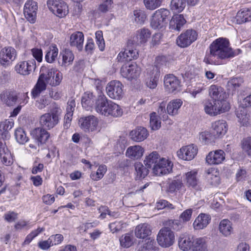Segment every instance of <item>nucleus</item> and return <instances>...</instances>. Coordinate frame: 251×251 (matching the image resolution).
I'll use <instances>...</instances> for the list:
<instances>
[{
  "instance_id": "f257e3e1",
  "label": "nucleus",
  "mask_w": 251,
  "mask_h": 251,
  "mask_svg": "<svg viewBox=\"0 0 251 251\" xmlns=\"http://www.w3.org/2000/svg\"><path fill=\"white\" fill-rule=\"evenodd\" d=\"M209 54L206 55L204 59V62L208 64L214 63L212 57L225 59L233 57L235 55L234 51L229 47L228 40L224 38H219L214 40L209 46Z\"/></svg>"
},
{
  "instance_id": "f03ea898",
  "label": "nucleus",
  "mask_w": 251,
  "mask_h": 251,
  "mask_svg": "<svg viewBox=\"0 0 251 251\" xmlns=\"http://www.w3.org/2000/svg\"><path fill=\"white\" fill-rule=\"evenodd\" d=\"M61 113L60 107L56 103L52 104L50 112L40 117L39 124L41 127L49 130L54 127L59 122Z\"/></svg>"
},
{
  "instance_id": "7ed1b4c3",
  "label": "nucleus",
  "mask_w": 251,
  "mask_h": 251,
  "mask_svg": "<svg viewBox=\"0 0 251 251\" xmlns=\"http://www.w3.org/2000/svg\"><path fill=\"white\" fill-rule=\"evenodd\" d=\"M204 109L206 114L210 116H216L228 111L230 106L226 101H219L213 99L205 102Z\"/></svg>"
},
{
  "instance_id": "20e7f679",
  "label": "nucleus",
  "mask_w": 251,
  "mask_h": 251,
  "mask_svg": "<svg viewBox=\"0 0 251 251\" xmlns=\"http://www.w3.org/2000/svg\"><path fill=\"white\" fill-rule=\"evenodd\" d=\"M170 11L166 8L156 10L151 19V25L154 29H159L165 26L170 16Z\"/></svg>"
},
{
  "instance_id": "39448f33",
  "label": "nucleus",
  "mask_w": 251,
  "mask_h": 251,
  "mask_svg": "<svg viewBox=\"0 0 251 251\" xmlns=\"http://www.w3.org/2000/svg\"><path fill=\"white\" fill-rule=\"evenodd\" d=\"M157 241L158 244L162 247H169L175 242L174 233L169 227H162L158 233Z\"/></svg>"
},
{
  "instance_id": "423d86ee",
  "label": "nucleus",
  "mask_w": 251,
  "mask_h": 251,
  "mask_svg": "<svg viewBox=\"0 0 251 251\" xmlns=\"http://www.w3.org/2000/svg\"><path fill=\"white\" fill-rule=\"evenodd\" d=\"M47 5L53 13L60 18L64 17L68 13V7L62 0H48Z\"/></svg>"
},
{
  "instance_id": "0eeeda50",
  "label": "nucleus",
  "mask_w": 251,
  "mask_h": 251,
  "mask_svg": "<svg viewBox=\"0 0 251 251\" xmlns=\"http://www.w3.org/2000/svg\"><path fill=\"white\" fill-rule=\"evenodd\" d=\"M197 37L198 34L195 30L189 29L178 36L176 44L181 48H186L196 41Z\"/></svg>"
},
{
  "instance_id": "6e6552de",
  "label": "nucleus",
  "mask_w": 251,
  "mask_h": 251,
  "mask_svg": "<svg viewBox=\"0 0 251 251\" xmlns=\"http://www.w3.org/2000/svg\"><path fill=\"white\" fill-rule=\"evenodd\" d=\"M123 87V85L119 81H111L106 86L107 94L111 99L120 100L124 95Z\"/></svg>"
},
{
  "instance_id": "1a4fd4ad",
  "label": "nucleus",
  "mask_w": 251,
  "mask_h": 251,
  "mask_svg": "<svg viewBox=\"0 0 251 251\" xmlns=\"http://www.w3.org/2000/svg\"><path fill=\"white\" fill-rule=\"evenodd\" d=\"M99 119L94 115L82 117L79 120L81 129L85 132L94 131L98 129Z\"/></svg>"
},
{
  "instance_id": "9d476101",
  "label": "nucleus",
  "mask_w": 251,
  "mask_h": 251,
  "mask_svg": "<svg viewBox=\"0 0 251 251\" xmlns=\"http://www.w3.org/2000/svg\"><path fill=\"white\" fill-rule=\"evenodd\" d=\"M151 36V32L146 28H142L136 31L135 35L128 40V45H141L146 43Z\"/></svg>"
},
{
  "instance_id": "9b49d317",
  "label": "nucleus",
  "mask_w": 251,
  "mask_h": 251,
  "mask_svg": "<svg viewBox=\"0 0 251 251\" xmlns=\"http://www.w3.org/2000/svg\"><path fill=\"white\" fill-rule=\"evenodd\" d=\"M16 51L11 47H4L0 51V63L4 67L9 66L15 59Z\"/></svg>"
},
{
  "instance_id": "f8f14e48",
  "label": "nucleus",
  "mask_w": 251,
  "mask_h": 251,
  "mask_svg": "<svg viewBox=\"0 0 251 251\" xmlns=\"http://www.w3.org/2000/svg\"><path fill=\"white\" fill-rule=\"evenodd\" d=\"M30 135L38 146L46 144L50 136L47 129L41 127H36L31 130Z\"/></svg>"
},
{
  "instance_id": "ddd939ff",
  "label": "nucleus",
  "mask_w": 251,
  "mask_h": 251,
  "mask_svg": "<svg viewBox=\"0 0 251 251\" xmlns=\"http://www.w3.org/2000/svg\"><path fill=\"white\" fill-rule=\"evenodd\" d=\"M147 75L145 80L147 86L152 89L155 88L160 76L159 68L157 66L151 67L147 70Z\"/></svg>"
},
{
  "instance_id": "4468645a",
  "label": "nucleus",
  "mask_w": 251,
  "mask_h": 251,
  "mask_svg": "<svg viewBox=\"0 0 251 251\" xmlns=\"http://www.w3.org/2000/svg\"><path fill=\"white\" fill-rule=\"evenodd\" d=\"M171 162L164 158H160L156 165L152 168L153 173L157 176L167 174L172 170Z\"/></svg>"
},
{
  "instance_id": "2eb2a0df",
  "label": "nucleus",
  "mask_w": 251,
  "mask_h": 251,
  "mask_svg": "<svg viewBox=\"0 0 251 251\" xmlns=\"http://www.w3.org/2000/svg\"><path fill=\"white\" fill-rule=\"evenodd\" d=\"M37 9V3L33 0H27L25 4L24 9L25 16L31 23H34L36 21Z\"/></svg>"
},
{
  "instance_id": "dca6fc26",
  "label": "nucleus",
  "mask_w": 251,
  "mask_h": 251,
  "mask_svg": "<svg viewBox=\"0 0 251 251\" xmlns=\"http://www.w3.org/2000/svg\"><path fill=\"white\" fill-rule=\"evenodd\" d=\"M140 68L136 64L123 66L121 69V75L128 80L136 78L140 74Z\"/></svg>"
},
{
  "instance_id": "f3484780",
  "label": "nucleus",
  "mask_w": 251,
  "mask_h": 251,
  "mask_svg": "<svg viewBox=\"0 0 251 251\" xmlns=\"http://www.w3.org/2000/svg\"><path fill=\"white\" fill-rule=\"evenodd\" d=\"M198 149L193 144L183 147L177 152L179 158L184 160H191L197 154Z\"/></svg>"
},
{
  "instance_id": "a211bd4d",
  "label": "nucleus",
  "mask_w": 251,
  "mask_h": 251,
  "mask_svg": "<svg viewBox=\"0 0 251 251\" xmlns=\"http://www.w3.org/2000/svg\"><path fill=\"white\" fill-rule=\"evenodd\" d=\"M164 86L170 93L177 91L180 87V80L172 74L167 75L164 78Z\"/></svg>"
},
{
  "instance_id": "6ab92c4d",
  "label": "nucleus",
  "mask_w": 251,
  "mask_h": 251,
  "mask_svg": "<svg viewBox=\"0 0 251 251\" xmlns=\"http://www.w3.org/2000/svg\"><path fill=\"white\" fill-rule=\"evenodd\" d=\"M35 69L34 60L20 62L15 67V71L17 73L25 75H29Z\"/></svg>"
},
{
  "instance_id": "aec40b11",
  "label": "nucleus",
  "mask_w": 251,
  "mask_h": 251,
  "mask_svg": "<svg viewBox=\"0 0 251 251\" xmlns=\"http://www.w3.org/2000/svg\"><path fill=\"white\" fill-rule=\"evenodd\" d=\"M135 45L127 44V48L124 52H120L118 56L117 59L120 62L129 61L132 59H137L138 57V51L132 47Z\"/></svg>"
},
{
  "instance_id": "412c9836",
  "label": "nucleus",
  "mask_w": 251,
  "mask_h": 251,
  "mask_svg": "<svg viewBox=\"0 0 251 251\" xmlns=\"http://www.w3.org/2000/svg\"><path fill=\"white\" fill-rule=\"evenodd\" d=\"M112 102V101L108 100L104 95L100 93L98 96V99L95 103V110L98 113L102 115L107 109H108L109 106L111 105Z\"/></svg>"
},
{
  "instance_id": "4be33fe9",
  "label": "nucleus",
  "mask_w": 251,
  "mask_h": 251,
  "mask_svg": "<svg viewBox=\"0 0 251 251\" xmlns=\"http://www.w3.org/2000/svg\"><path fill=\"white\" fill-rule=\"evenodd\" d=\"M225 159V153L223 150H219L210 151L206 156V161L209 165H218Z\"/></svg>"
},
{
  "instance_id": "5701e85b",
  "label": "nucleus",
  "mask_w": 251,
  "mask_h": 251,
  "mask_svg": "<svg viewBox=\"0 0 251 251\" xmlns=\"http://www.w3.org/2000/svg\"><path fill=\"white\" fill-rule=\"evenodd\" d=\"M198 238H194L193 235L189 234L182 235L178 239L179 248L183 251H188L194 245V242Z\"/></svg>"
},
{
  "instance_id": "b1692460",
  "label": "nucleus",
  "mask_w": 251,
  "mask_h": 251,
  "mask_svg": "<svg viewBox=\"0 0 251 251\" xmlns=\"http://www.w3.org/2000/svg\"><path fill=\"white\" fill-rule=\"evenodd\" d=\"M209 94L213 100L219 101H226V94L224 89L221 86L212 85L209 89Z\"/></svg>"
},
{
  "instance_id": "393cba45",
  "label": "nucleus",
  "mask_w": 251,
  "mask_h": 251,
  "mask_svg": "<svg viewBox=\"0 0 251 251\" xmlns=\"http://www.w3.org/2000/svg\"><path fill=\"white\" fill-rule=\"evenodd\" d=\"M0 156L3 164L11 166L13 162L12 156L6 146L5 143L0 140Z\"/></svg>"
},
{
  "instance_id": "a878e982",
  "label": "nucleus",
  "mask_w": 251,
  "mask_h": 251,
  "mask_svg": "<svg viewBox=\"0 0 251 251\" xmlns=\"http://www.w3.org/2000/svg\"><path fill=\"white\" fill-rule=\"evenodd\" d=\"M212 127L213 130V134L217 138L224 135L227 130L226 122L223 120L217 121L212 123Z\"/></svg>"
},
{
  "instance_id": "bb28decb",
  "label": "nucleus",
  "mask_w": 251,
  "mask_h": 251,
  "mask_svg": "<svg viewBox=\"0 0 251 251\" xmlns=\"http://www.w3.org/2000/svg\"><path fill=\"white\" fill-rule=\"evenodd\" d=\"M18 96L15 92L5 91L0 94L1 101L8 106L14 105L18 100Z\"/></svg>"
},
{
  "instance_id": "cd10ccee",
  "label": "nucleus",
  "mask_w": 251,
  "mask_h": 251,
  "mask_svg": "<svg viewBox=\"0 0 251 251\" xmlns=\"http://www.w3.org/2000/svg\"><path fill=\"white\" fill-rule=\"evenodd\" d=\"M250 21H251V10L244 8L237 12L233 22L237 24H242Z\"/></svg>"
},
{
  "instance_id": "c85d7f7f",
  "label": "nucleus",
  "mask_w": 251,
  "mask_h": 251,
  "mask_svg": "<svg viewBox=\"0 0 251 251\" xmlns=\"http://www.w3.org/2000/svg\"><path fill=\"white\" fill-rule=\"evenodd\" d=\"M211 221L209 215L201 213L195 219L193 223V227L196 230H200L206 227Z\"/></svg>"
},
{
  "instance_id": "c756f323",
  "label": "nucleus",
  "mask_w": 251,
  "mask_h": 251,
  "mask_svg": "<svg viewBox=\"0 0 251 251\" xmlns=\"http://www.w3.org/2000/svg\"><path fill=\"white\" fill-rule=\"evenodd\" d=\"M148 135V130L143 127H137L130 132L131 139L135 142L143 141L147 138Z\"/></svg>"
},
{
  "instance_id": "7c9ffc66",
  "label": "nucleus",
  "mask_w": 251,
  "mask_h": 251,
  "mask_svg": "<svg viewBox=\"0 0 251 251\" xmlns=\"http://www.w3.org/2000/svg\"><path fill=\"white\" fill-rule=\"evenodd\" d=\"M83 42L84 35L82 32H75L71 35L70 45L76 47L79 51L82 50Z\"/></svg>"
},
{
  "instance_id": "2f4dec72",
  "label": "nucleus",
  "mask_w": 251,
  "mask_h": 251,
  "mask_svg": "<svg viewBox=\"0 0 251 251\" xmlns=\"http://www.w3.org/2000/svg\"><path fill=\"white\" fill-rule=\"evenodd\" d=\"M219 230L224 237H229L233 231L232 223L226 219L221 220L219 225Z\"/></svg>"
},
{
  "instance_id": "473e14b6",
  "label": "nucleus",
  "mask_w": 251,
  "mask_h": 251,
  "mask_svg": "<svg viewBox=\"0 0 251 251\" xmlns=\"http://www.w3.org/2000/svg\"><path fill=\"white\" fill-rule=\"evenodd\" d=\"M151 226L146 223L138 225L135 230V236L138 238L145 239L151 234Z\"/></svg>"
},
{
  "instance_id": "72a5a7b5",
  "label": "nucleus",
  "mask_w": 251,
  "mask_h": 251,
  "mask_svg": "<svg viewBox=\"0 0 251 251\" xmlns=\"http://www.w3.org/2000/svg\"><path fill=\"white\" fill-rule=\"evenodd\" d=\"M98 97H96L92 93H85L81 99L82 106L87 110H89L93 105L95 106Z\"/></svg>"
},
{
  "instance_id": "f704fd0d",
  "label": "nucleus",
  "mask_w": 251,
  "mask_h": 251,
  "mask_svg": "<svg viewBox=\"0 0 251 251\" xmlns=\"http://www.w3.org/2000/svg\"><path fill=\"white\" fill-rule=\"evenodd\" d=\"M144 152V150L141 146L135 145L127 148L126 155L132 159H138L142 156Z\"/></svg>"
},
{
  "instance_id": "c9c22d12",
  "label": "nucleus",
  "mask_w": 251,
  "mask_h": 251,
  "mask_svg": "<svg viewBox=\"0 0 251 251\" xmlns=\"http://www.w3.org/2000/svg\"><path fill=\"white\" fill-rule=\"evenodd\" d=\"M186 185L189 187L198 190L199 189V179L197 178V172L195 170L187 172L185 174Z\"/></svg>"
},
{
  "instance_id": "e433bc0d",
  "label": "nucleus",
  "mask_w": 251,
  "mask_h": 251,
  "mask_svg": "<svg viewBox=\"0 0 251 251\" xmlns=\"http://www.w3.org/2000/svg\"><path fill=\"white\" fill-rule=\"evenodd\" d=\"M108 108V109H107L102 115L106 117H119L122 116L123 114V109L120 106L114 102L111 103V105Z\"/></svg>"
},
{
  "instance_id": "4c0bfd02",
  "label": "nucleus",
  "mask_w": 251,
  "mask_h": 251,
  "mask_svg": "<svg viewBox=\"0 0 251 251\" xmlns=\"http://www.w3.org/2000/svg\"><path fill=\"white\" fill-rule=\"evenodd\" d=\"M186 22L182 15H175L173 16L170 22V27L172 29L179 31Z\"/></svg>"
},
{
  "instance_id": "58836bf2",
  "label": "nucleus",
  "mask_w": 251,
  "mask_h": 251,
  "mask_svg": "<svg viewBox=\"0 0 251 251\" xmlns=\"http://www.w3.org/2000/svg\"><path fill=\"white\" fill-rule=\"evenodd\" d=\"M182 103L183 102L180 99H175L171 100L167 106V113L171 116L177 115Z\"/></svg>"
},
{
  "instance_id": "ea45409f",
  "label": "nucleus",
  "mask_w": 251,
  "mask_h": 251,
  "mask_svg": "<svg viewBox=\"0 0 251 251\" xmlns=\"http://www.w3.org/2000/svg\"><path fill=\"white\" fill-rule=\"evenodd\" d=\"M160 158V155L157 151H152L146 157L144 161V164L147 168H153L156 165Z\"/></svg>"
},
{
  "instance_id": "a19ab883",
  "label": "nucleus",
  "mask_w": 251,
  "mask_h": 251,
  "mask_svg": "<svg viewBox=\"0 0 251 251\" xmlns=\"http://www.w3.org/2000/svg\"><path fill=\"white\" fill-rule=\"evenodd\" d=\"M44 76L39 77L37 82L31 91L33 98L38 97L47 88V83L42 80Z\"/></svg>"
},
{
  "instance_id": "79ce46f5",
  "label": "nucleus",
  "mask_w": 251,
  "mask_h": 251,
  "mask_svg": "<svg viewBox=\"0 0 251 251\" xmlns=\"http://www.w3.org/2000/svg\"><path fill=\"white\" fill-rule=\"evenodd\" d=\"M2 132V139L9 137L8 131L14 126V123L13 120L8 119L0 123Z\"/></svg>"
},
{
  "instance_id": "37998d69",
  "label": "nucleus",
  "mask_w": 251,
  "mask_h": 251,
  "mask_svg": "<svg viewBox=\"0 0 251 251\" xmlns=\"http://www.w3.org/2000/svg\"><path fill=\"white\" fill-rule=\"evenodd\" d=\"M186 3V0H172L170 9L174 13H180L185 8Z\"/></svg>"
},
{
  "instance_id": "c03bdc74",
  "label": "nucleus",
  "mask_w": 251,
  "mask_h": 251,
  "mask_svg": "<svg viewBox=\"0 0 251 251\" xmlns=\"http://www.w3.org/2000/svg\"><path fill=\"white\" fill-rule=\"evenodd\" d=\"M190 251H208L207 245L204 238L199 237L198 240L194 242L193 247Z\"/></svg>"
},
{
  "instance_id": "a18cd8bd",
  "label": "nucleus",
  "mask_w": 251,
  "mask_h": 251,
  "mask_svg": "<svg viewBox=\"0 0 251 251\" xmlns=\"http://www.w3.org/2000/svg\"><path fill=\"white\" fill-rule=\"evenodd\" d=\"M206 177L211 185H216L219 183L220 178L218 173L214 169H208L206 171Z\"/></svg>"
},
{
  "instance_id": "49530a36",
  "label": "nucleus",
  "mask_w": 251,
  "mask_h": 251,
  "mask_svg": "<svg viewBox=\"0 0 251 251\" xmlns=\"http://www.w3.org/2000/svg\"><path fill=\"white\" fill-rule=\"evenodd\" d=\"M62 56V66H67L73 62L74 59V55L72 51L69 49H65L61 53Z\"/></svg>"
},
{
  "instance_id": "de8ad7c7",
  "label": "nucleus",
  "mask_w": 251,
  "mask_h": 251,
  "mask_svg": "<svg viewBox=\"0 0 251 251\" xmlns=\"http://www.w3.org/2000/svg\"><path fill=\"white\" fill-rule=\"evenodd\" d=\"M55 71L54 69H47L45 67H42L40 70V75L39 77L44 76L42 78V80L48 84V82H50V79L55 75Z\"/></svg>"
},
{
  "instance_id": "09e8293b",
  "label": "nucleus",
  "mask_w": 251,
  "mask_h": 251,
  "mask_svg": "<svg viewBox=\"0 0 251 251\" xmlns=\"http://www.w3.org/2000/svg\"><path fill=\"white\" fill-rule=\"evenodd\" d=\"M243 80L240 77H235L231 79L227 83V86L229 90L232 91V94L235 93L238 88L243 83Z\"/></svg>"
},
{
  "instance_id": "8fccbe9b",
  "label": "nucleus",
  "mask_w": 251,
  "mask_h": 251,
  "mask_svg": "<svg viewBox=\"0 0 251 251\" xmlns=\"http://www.w3.org/2000/svg\"><path fill=\"white\" fill-rule=\"evenodd\" d=\"M58 50L56 46L50 47L46 54V60L50 63L53 62L58 55Z\"/></svg>"
},
{
  "instance_id": "3c124183",
  "label": "nucleus",
  "mask_w": 251,
  "mask_h": 251,
  "mask_svg": "<svg viewBox=\"0 0 251 251\" xmlns=\"http://www.w3.org/2000/svg\"><path fill=\"white\" fill-rule=\"evenodd\" d=\"M163 0H144L145 7L150 10H153L160 6Z\"/></svg>"
},
{
  "instance_id": "603ef678",
  "label": "nucleus",
  "mask_w": 251,
  "mask_h": 251,
  "mask_svg": "<svg viewBox=\"0 0 251 251\" xmlns=\"http://www.w3.org/2000/svg\"><path fill=\"white\" fill-rule=\"evenodd\" d=\"M134 20L137 24H142L144 23L147 18L146 12L142 10H135L133 12Z\"/></svg>"
},
{
  "instance_id": "864d4df0",
  "label": "nucleus",
  "mask_w": 251,
  "mask_h": 251,
  "mask_svg": "<svg viewBox=\"0 0 251 251\" xmlns=\"http://www.w3.org/2000/svg\"><path fill=\"white\" fill-rule=\"evenodd\" d=\"M15 136L16 140L20 144H23L27 141V137L26 134L22 128H18L15 130Z\"/></svg>"
},
{
  "instance_id": "5fc2aeb1",
  "label": "nucleus",
  "mask_w": 251,
  "mask_h": 251,
  "mask_svg": "<svg viewBox=\"0 0 251 251\" xmlns=\"http://www.w3.org/2000/svg\"><path fill=\"white\" fill-rule=\"evenodd\" d=\"M150 126L153 130L158 129L161 126V122L158 119L156 113L153 112L150 115Z\"/></svg>"
},
{
  "instance_id": "6e6d98bb",
  "label": "nucleus",
  "mask_w": 251,
  "mask_h": 251,
  "mask_svg": "<svg viewBox=\"0 0 251 251\" xmlns=\"http://www.w3.org/2000/svg\"><path fill=\"white\" fill-rule=\"evenodd\" d=\"M135 169L137 172V176L140 177L144 178L149 173V168L144 166L141 163L135 164Z\"/></svg>"
},
{
  "instance_id": "4d7b16f0",
  "label": "nucleus",
  "mask_w": 251,
  "mask_h": 251,
  "mask_svg": "<svg viewBox=\"0 0 251 251\" xmlns=\"http://www.w3.org/2000/svg\"><path fill=\"white\" fill-rule=\"evenodd\" d=\"M106 171L107 167L105 165H100L97 172L91 174L92 179L94 180H98L101 179L105 174Z\"/></svg>"
},
{
  "instance_id": "13d9d810",
  "label": "nucleus",
  "mask_w": 251,
  "mask_h": 251,
  "mask_svg": "<svg viewBox=\"0 0 251 251\" xmlns=\"http://www.w3.org/2000/svg\"><path fill=\"white\" fill-rule=\"evenodd\" d=\"M120 241L121 245L124 248H129L133 244L132 237L128 234L122 235Z\"/></svg>"
},
{
  "instance_id": "bf43d9fd",
  "label": "nucleus",
  "mask_w": 251,
  "mask_h": 251,
  "mask_svg": "<svg viewBox=\"0 0 251 251\" xmlns=\"http://www.w3.org/2000/svg\"><path fill=\"white\" fill-rule=\"evenodd\" d=\"M62 74L60 72H55V75L50 79L48 84L51 86H56L60 84L62 80Z\"/></svg>"
},
{
  "instance_id": "052dcab7",
  "label": "nucleus",
  "mask_w": 251,
  "mask_h": 251,
  "mask_svg": "<svg viewBox=\"0 0 251 251\" xmlns=\"http://www.w3.org/2000/svg\"><path fill=\"white\" fill-rule=\"evenodd\" d=\"M96 43L99 49L103 51L105 47V42L103 38L102 32L100 30L97 31L96 33Z\"/></svg>"
},
{
  "instance_id": "680f3d73",
  "label": "nucleus",
  "mask_w": 251,
  "mask_h": 251,
  "mask_svg": "<svg viewBox=\"0 0 251 251\" xmlns=\"http://www.w3.org/2000/svg\"><path fill=\"white\" fill-rule=\"evenodd\" d=\"M182 185L181 181L179 180H173L169 185L168 191L170 193H174L176 190H179Z\"/></svg>"
},
{
  "instance_id": "e2e57ef3",
  "label": "nucleus",
  "mask_w": 251,
  "mask_h": 251,
  "mask_svg": "<svg viewBox=\"0 0 251 251\" xmlns=\"http://www.w3.org/2000/svg\"><path fill=\"white\" fill-rule=\"evenodd\" d=\"M156 208L158 209H162L167 208L168 209H173L175 208V206L172 204L169 203L168 201L161 200L157 201L156 203Z\"/></svg>"
},
{
  "instance_id": "0e129e2a",
  "label": "nucleus",
  "mask_w": 251,
  "mask_h": 251,
  "mask_svg": "<svg viewBox=\"0 0 251 251\" xmlns=\"http://www.w3.org/2000/svg\"><path fill=\"white\" fill-rule=\"evenodd\" d=\"M166 103L164 102H161L157 110V113L159 115L160 118H162L163 120H166L168 119V115L166 112L167 109H166Z\"/></svg>"
},
{
  "instance_id": "69168bd1",
  "label": "nucleus",
  "mask_w": 251,
  "mask_h": 251,
  "mask_svg": "<svg viewBox=\"0 0 251 251\" xmlns=\"http://www.w3.org/2000/svg\"><path fill=\"white\" fill-rule=\"evenodd\" d=\"M103 2L100 5L99 10L100 11L105 13L111 8L112 0H101Z\"/></svg>"
},
{
  "instance_id": "338daca9",
  "label": "nucleus",
  "mask_w": 251,
  "mask_h": 251,
  "mask_svg": "<svg viewBox=\"0 0 251 251\" xmlns=\"http://www.w3.org/2000/svg\"><path fill=\"white\" fill-rule=\"evenodd\" d=\"M193 212L191 208L187 209L184 211L180 215L179 219L183 222H186L190 220Z\"/></svg>"
},
{
  "instance_id": "774afa93",
  "label": "nucleus",
  "mask_w": 251,
  "mask_h": 251,
  "mask_svg": "<svg viewBox=\"0 0 251 251\" xmlns=\"http://www.w3.org/2000/svg\"><path fill=\"white\" fill-rule=\"evenodd\" d=\"M242 148L249 155H251V137H248L243 140Z\"/></svg>"
}]
</instances>
